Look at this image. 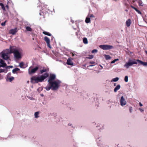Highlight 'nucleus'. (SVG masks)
<instances>
[{"mask_svg":"<svg viewBox=\"0 0 147 147\" xmlns=\"http://www.w3.org/2000/svg\"><path fill=\"white\" fill-rule=\"evenodd\" d=\"M49 74L46 73L43 75L41 76H33L30 78L31 82L32 84L42 82L45 79L49 76Z\"/></svg>","mask_w":147,"mask_h":147,"instance_id":"obj_1","label":"nucleus"},{"mask_svg":"<svg viewBox=\"0 0 147 147\" xmlns=\"http://www.w3.org/2000/svg\"><path fill=\"white\" fill-rule=\"evenodd\" d=\"M10 51L11 53H13L15 57L17 59H19L21 58L20 53L17 50L15 47L10 46Z\"/></svg>","mask_w":147,"mask_h":147,"instance_id":"obj_2","label":"nucleus"},{"mask_svg":"<svg viewBox=\"0 0 147 147\" xmlns=\"http://www.w3.org/2000/svg\"><path fill=\"white\" fill-rule=\"evenodd\" d=\"M60 83L61 82L59 80H57L49 84L51 86L52 89L53 90H56L59 88Z\"/></svg>","mask_w":147,"mask_h":147,"instance_id":"obj_3","label":"nucleus"},{"mask_svg":"<svg viewBox=\"0 0 147 147\" xmlns=\"http://www.w3.org/2000/svg\"><path fill=\"white\" fill-rule=\"evenodd\" d=\"M137 62L136 59H134L133 60L129 59L128 62H126L124 66L127 69H128L130 66L133 65V64H137Z\"/></svg>","mask_w":147,"mask_h":147,"instance_id":"obj_4","label":"nucleus"},{"mask_svg":"<svg viewBox=\"0 0 147 147\" xmlns=\"http://www.w3.org/2000/svg\"><path fill=\"white\" fill-rule=\"evenodd\" d=\"M5 52L2 54L1 57L4 59L7 60L9 57L8 56V54L11 53V51L9 49H7L6 51H5Z\"/></svg>","mask_w":147,"mask_h":147,"instance_id":"obj_5","label":"nucleus"},{"mask_svg":"<svg viewBox=\"0 0 147 147\" xmlns=\"http://www.w3.org/2000/svg\"><path fill=\"white\" fill-rule=\"evenodd\" d=\"M99 47L103 50H109L113 48V46L108 45H101L99 46Z\"/></svg>","mask_w":147,"mask_h":147,"instance_id":"obj_6","label":"nucleus"},{"mask_svg":"<svg viewBox=\"0 0 147 147\" xmlns=\"http://www.w3.org/2000/svg\"><path fill=\"white\" fill-rule=\"evenodd\" d=\"M56 79V76L53 74H51L50 75L49 79L48 81L49 84L50 83L53 82V81Z\"/></svg>","mask_w":147,"mask_h":147,"instance_id":"obj_7","label":"nucleus"},{"mask_svg":"<svg viewBox=\"0 0 147 147\" xmlns=\"http://www.w3.org/2000/svg\"><path fill=\"white\" fill-rule=\"evenodd\" d=\"M32 66H31L28 69V73L30 74L35 73L39 68L38 67L36 66L34 68L30 69V68Z\"/></svg>","mask_w":147,"mask_h":147,"instance_id":"obj_8","label":"nucleus"},{"mask_svg":"<svg viewBox=\"0 0 147 147\" xmlns=\"http://www.w3.org/2000/svg\"><path fill=\"white\" fill-rule=\"evenodd\" d=\"M44 40L46 42L47 45L50 48H51L50 44V40L49 39L47 36H45L44 38Z\"/></svg>","mask_w":147,"mask_h":147,"instance_id":"obj_9","label":"nucleus"},{"mask_svg":"<svg viewBox=\"0 0 147 147\" xmlns=\"http://www.w3.org/2000/svg\"><path fill=\"white\" fill-rule=\"evenodd\" d=\"M120 104L121 106L125 105L126 104V102L123 98V96H122L120 99Z\"/></svg>","mask_w":147,"mask_h":147,"instance_id":"obj_10","label":"nucleus"},{"mask_svg":"<svg viewBox=\"0 0 147 147\" xmlns=\"http://www.w3.org/2000/svg\"><path fill=\"white\" fill-rule=\"evenodd\" d=\"M136 61L138 62V63L141 65L144 66H147V62L142 61L139 59H136Z\"/></svg>","mask_w":147,"mask_h":147,"instance_id":"obj_11","label":"nucleus"},{"mask_svg":"<svg viewBox=\"0 0 147 147\" xmlns=\"http://www.w3.org/2000/svg\"><path fill=\"white\" fill-rule=\"evenodd\" d=\"M0 67H4L6 66L7 64L6 63H4V61L2 59L0 60Z\"/></svg>","mask_w":147,"mask_h":147,"instance_id":"obj_12","label":"nucleus"},{"mask_svg":"<svg viewBox=\"0 0 147 147\" xmlns=\"http://www.w3.org/2000/svg\"><path fill=\"white\" fill-rule=\"evenodd\" d=\"M67 64L69 65H73L74 63L69 58L67 59Z\"/></svg>","mask_w":147,"mask_h":147,"instance_id":"obj_13","label":"nucleus"},{"mask_svg":"<svg viewBox=\"0 0 147 147\" xmlns=\"http://www.w3.org/2000/svg\"><path fill=\"white\" fill-rule=\"evenodd\" d=\"M17 28H16L15 29H11L9 31V33L13 35L14 34L17 32Z\"/></svg>","mask_w":147,"mask_h":147,"instance_id":"obj_14","label":"nucleus"},{"mask_svg":"<svg viewBox=\"0 0 147 147\" xmlns=\"http://www.w3.org/2000/svg\"><path fill=\"white\" fill-rule=\"evenodd\" d=\"M131 24V21L130 19H128L126 22V25L127 27L129 26Z\"/></svg>","mask_w":147,"mask_h":147,"instance_id":"obj_15","label":"nucleus"},{"mask_svg":"<svg viewBox=\"0 0 147 147\" xmlns=\"http://www.w3.org/2000/svg\"><path fill=\"white\" fill-rule=\"evenodd\" d=\"M20 70L19 68H16L12 70V73L13 74H15V73L17 74L18 73H17L18 71V72L19 71L20 72H19V73H20Z\"/></svg>","mask_w":147,"mask_h":147,"instance_id":"obj_16","label":"nucleus"},{"mask_svg":"<svg viewBox=\"0 0 147 147\" xmlns=\"http://www.w3.org/2000/svg\"><path fill=\"white\" fill-rule=\"evenodd\" d=\"M131 7L132 8H133V9H134L136 12H138V13L140 14H142L141 11H139V10H138L136 8L134 7L132 5H131Z\"/></svg>","mask_w":147,"mask_h":147,"instance_id":"obj_17","label":"nucleus"},{"mask_svg":"<svg viewBox=\"0 0 147 147\" xmlns=\"http://www.w3.org/2000/svg\"><path fill=\"white\" fill-rule=\"evenodd\" d=\"M121 88L120 85H118L114 89V92H116L118 90Z\"/></svg>","mask_w":147,"mask_h":147,"instance_id":"obj_18","label":"nucleus"},{"mask_svg":"<svg viewBox=\"0 0 147 147\" xmlns=\"http://www.w3.org/2000/svg\"><path fill=\"white\" fill-rule=\"evenodd\" d=\"M42 33L48 36H51V33L47 32L44 31Z\"/></svg>","mask_w":147,"mask_h":147,"instance_id":"obj_19","label":"nucleus"},{"mask_svg":"<svg viewBox=\"0 0 147 147\" xmlns=\"http://www.w3.org/2000/svg\"><path fill=\"white\" fill-rule=\"evenodd\" d=\"M0 6H1V8L3 11H5V9L4 4L2 3H0Z\"/></svg>","mask_w":147,"mask_h":147,"instance_id":"obj_20","label":"nucleus"},{"mask_svg":"<svg viewBox=\"0 0 147 147\" xmlns=\"http://www.w3.org/2000/svg\"><path fill=\"white\" fill-rule=\"evenodd\" d=\"M51 88L52 89L51 86H50V85L47 86L45 88L46 90L48 91Z\"/></svg>","mask_w":147,"mask_h":147,"instance_id":"obj_21","label":"nucleus"},{"mask_svg":"<svg viewBox=\"0 0 147 147\" xmlns=\"http://www.w3.org/2000/svg\"><path fill=\"white\" fill-rule=\"evenodd\" d=\"M105 57L106 60L109 59L111 58V57L109 55H105Z\"/></svg>","mask_w":147,"mask_h":147,"instance_id":"obj_22","label":"nucleus"},{"mask_svg":"<svg viewBox=\"0 0 147 147\" xmlns=\"http://www.w3.org/2000/svg\"><path fill=\"white\" fill-rule=\"evenodd\" d=\"M85 22L87 23H89L90 22V19L89 18H86L85 20Z\"/></svg>","mask_w":147,"mask_h":147,"instance_id":"obj_23","label":"nucleus"},{"mask_svg":"<svg viewBox=\"0 0 147 147\" xmlns=\"http://www.w3.org/2000/svg\"><path fill=\"white\" fill-rule=\"evenodd\" d=\"M26 29L28 31H31L32 30V29L29 26H26Z\"/></svg>","mask_w":147,"mask_h":147,"instance_id":"obj_24","label":"nucleus"},{"mask_svg":"<svg viewBox=\"0 0 147 147\" xmlns=\"http://www.w3.org/2000/svg\"><path fill=\"white\" fill-rule=\"evenodd\" d=\"M83 42L85 44H87L88 43V40L87 38H84L83 39Z\"/></svg>","mask_w":147,"mask_h":147,"instance_id":"obj_25","label":"nucleus"},{"mask_svg":"<svg viewBox=\"0 0 147 147\" xmlns=\"http://www.w3.org/2000/svg\"><path fill=\"white\" fill-rule=\"evenodd\" d=\"M24 65V63L23 62H21L20 63L19 66L21 68H24L23 67Z\"/></svg>","mask_w":147,"mask_h":147,"instance_id":"obj_26","label":"nucleus"},{"mask_svg":"<svg viewBox=\"0 0 147 147\" xmlns=\"http://www.w3.org/2000/svg\"><path fill=\"white\" fill-rule=\"evenodd\" d=\"M119 80V78L118 77H116L115 78H113L112 79L111 81L113 82H117Z\"/></svg>","mask_w":147,"mask_h":147,"instance_id":"obj_27","label":"nucleus"},{"mask_svg":"<svg viewBox=\"0 0 147 147\" xmlns=\"http://www.w3.org/2000/svg\"><path fill=\"white\" fill-rule=\"evenodd\" d=\"M138 3L139 6H143V4L142 2V1H139L138 2Z\"/></svg>","mask_w":147,"mask_h":147,"instance_id":"obj_28","label":"nucleus"},{"mask_svg":"<svg viewBox=\"0 0 147 147\" xmlns=\"http://www.w3.org/2000/svg\"><path fill=\"white\" fill-rule=\"evenodd\" d=\"M39 114V112H36L34 114V116L35 118H38V115Z\"/></svg>","mask_w":147,"mask_h":147,"instance_id":"obj_29","label":"nucleus"},{"mask_svg":"<svg viewBox=\"0 0 147 147\" xmlns=\"http://www.w3.org/2000/svg\"><path fill=\"white\" fill-rule=\"evenodd\" d=\"M124 80L125 82H127L128 81V77L127 76H126L125 77Z\"/></svg>","mask_w":147,"mask_h":147,"instance_id":"obj_30","label":"nucleus"},{"mask_svg":"<svg viewBox=\"0 0 147 147\" xmlns=\"http://www.w3.org/2000/svg\"><path fill=\"white\" fill-rule=\"evenodd\" d=\"M46 71H47V69H46L41 70L40 71V72L41 74H42L43 72H46Z\"/></svg>","mask_w":147,"mask_h":147,"instance_id":"obj_31","label":"nucleus"},{"mask_svg":"<svg viewBox=\"0 0 147 147\" xmlns=\"http://www.w3.org/2000/svg\"><path fill=\"white\" fill-rule=\"evenodd\" d=\"M119 60V59H115L113 61H112L111 62V63H114L116 61H118Z\"/></svg>","mask_w":147,"mask_h":147,"instance_id":"obj_32","label":"nucleus"},{"mask_svg":"<svg viewBox=\"0 0 147 147\" xmlns=\"http://www.w3.org/2000/svg\"><path fill=\"white\" fill-rule=\"evenodd\" d=\"M14 79V78L13 77H12L10 78H9V80L10 82H11L12 80H13Z\"/></svg>","mask_w":147,"mask_h":147,"instance_id":"obj_33","label":"nucleus"},{"mask_svg":"<svg viewBox=\"0 0 147 147\" xmlns=\"http://www.w3.org/2000/svg\"><path fill=\"white\" fill-rule=\"evenodd\" d=\"M97 52V50L96 49H95L92 50V53H96Z\"/></svg>","mask_w":147,"mask_h":147,"instance_id":"obj_34","label":"nucleus"},{"mask_svg":"<svg viewBox=\"0 0 147 147\" xmlns=\"http://www.w3.org/2000/svg\"><path fill=\"white\" fill-rule=\"evenodd\" d=\"M6 22V20H5L4 22H2L1 23V25L3 26H4L5 25Z\"/></svg>","mask_w":147,"mask_h":147,"instance_id":"obj_35","label":"nucleus"},{"mask_svg":"<svg viewBox=\"0 0 147 147\" xmlns=\"http://www.w3.org/2000/svg\"><path fill=\"white\" fill-rule=\"evenodd\" d=\"M93 56L92 55H89V57H88L87 58L89 59H91L93 58Z\"/></svg>","mask_w":147,"mask_h":147,"instance_id":"obj_36","label":"nucleus"},{"mask_svg":"<svg viewBox=\"0 0 147 147\" xmlns=\"http://www.w3.org/2000/svg\"><path fill=\"white\" fill-rule=\"evenodd\" d=\"M132 111V107H129V111L130 113H131Z\"/></svg>","mask_w":147,"mask_h":147,"instance_id":"obj_37","label":"nucleus"},{"mask_svg":"<svg viewBox=\"0 0 147 147\" xmlns=\"http://www.w3.org/2000/svg\"><path fill=\"white\" fill-rule=\"evenodd\" d=\"M95 63V62L93 61H90L89 63L91 64H94Z\"/></svg>","mask_w":147,"mask_h":147,"instance_id":"obj_38","label":"nucleus"},{"mask_svg":"<svg viewBox=\"0 0 147 147\" xmlns=\"http://www.w3.org/2000/svg\"><path fill=\"white\" fill-rule=\"evenodd\" d=\"M89 17H90V18L91 17H93L94 18L95 17L93 15V14H91L88 16Z\"/></svg>","mask_w":147,"mask_h":147,"instance_id":"obj_39","label":"nucleus"},{"mask_svg":"<svg viewBox=\"0 0 147 147\" xmlns=\"http://www.w3.org/2000/svg\"><path fill=\"white\" fill-rule=\"evenodd\" d=\"M4 71V70L3 69H0V73L3 72Z\"/></svg>","mask_w":147,"mask_h":147,"instance_id":"obj_40","label":"nucleus"},{"mask_svg":"<svg viewBox=\"0 0 147 147\" xmlns=\"http://www.w3.org/2000/svg\"><path fill=\"white\" fill-rule=\"evenodd\" d=\"M7 68L9 67L10 68H12L13 67V66L12 65H10V66H7Z\"/></svg>","mask_w":147,"mask_h":147,"instance_id":"obj_41","label":"nucleus"},{"mask_svg":"<svg viewBox=\"0 0 147 147\" xmlns=\"http://www.w3.org/2000/svg\"><path fill=\"white\" fill-rule=\"evenodd\" d=\"M6 7L7 10H8L9 9V7L8 5H6Z\"/></svg>","mask_w":147,"mask_h":147,"instance_id":"obj_42","label":"nucleus"},{"mask_svg":"<svg viewBox=\"0 0 147 147\" xmlns=\"http://www.w3.org/2000/svg\"><path fill=\"white\" fill-rule=\"evenodd\" d=\"M94 65H89L88 66V67H92V66H94Z\"/></svg>","mask_w":147,"mask_h":147,"instance_id":"obj_43","label":"nucleus"},{"mask_svg":"<svg viewBox=\"0 0 147 147\" xmlns=\"http://www.w3.org/2000/svg\"><path fill=\"white\" fill-rule=\"evenodd\" d=\"M139 105L140 106H142L143 105L142 104L141 102L139 103Z\"/></svg>","mask_w":147,"mask_h":147,"instance_id":"obj_44","label":"nucleus"},{"mask_svg":"<svg viewBox=\"0 0 147 147\" xmlns=\"http://www.w3.org/2000/svg\"><path fill=\"white\" fill-rule=\"evenodd\" d=\"M2 78V77L1 74H0V80Z\"/></svg>","mask_w":147,"mask_h":147,"instance_id":"obj_45","label":"nucleus"},{"mask_svg":"<svg viewBox=\"0 0 147 147\" xmlns=\"http://www.w3.org/2000/svg\"><path fill=\"white\" fill-rule=\"evenodd\" d=\"M75 55V54H73V53L72 54V56H74Z\"/></svg>","mask_w":147,"mask_h":147,"instance_id":"obj_46","label":"nucleus"},{"mask_svg":"<svg viewBox=\"0 0 147 147\" xmlns=\"http://www.w3.org/2000/svg\"><path fill=\"white\" fill-rule=\"evenodd\" d=\"M140 110L141 111H143V110H142V109H140Z\"/></svg>","mask_w":147,"mask_h":147,"instance_id":"obj_47","label":"nucleus"},{"mask_svg":"<svg viewBox=\"0 0 147 147\" xmlns=\"http://www.w3.org/2000/svg\"><path fill=\"white\" fill-rule=\"evenodd\" d=\"M145 53H146V54H147V51H145Z\"/></svg>","mask_w":147,"mask_h":147,"instance_id":"obj_48","label":"nucleus"},{"mask_svg":"<svg viewBox=\"0 0 147 147\" xmlns=\"http://www.w3.org/2000/svg\"><path fill=\"white\" fill-rule=\"evenodd\" d=\"M71 124H69H69H68V125H69V126H71Z\"/></svg>","mask_w":147,"mask_h":147,"instance_id":"obj_49","label":"nucleus"},{"mask_svg":"<svg viewBox=\"0 0 147 147\" xmlns=\"http://www.w3.org/2000/svg\"><path fill=\"white\" fill-rule=\"evenodd\" d=\"M116 85V84L115 83L114 84V86H115Z\"/></svg>","mask_w":147,"mask_h":147,"instance_id":"obj_50","label":"nucleus"}]
</instances>
